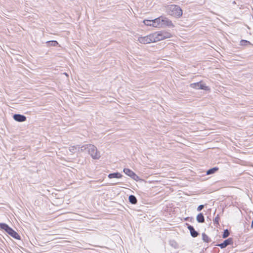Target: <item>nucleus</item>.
<instances>
[{"mask_svg": "<svg viewBox=\"0 0 253 253\" xmlns=\"http://www.w3.org/2000/svg\"><path fill=\"white\" fill-rule=\"evenodd\" d=\"M154 27L162 28L166 26L172 25L171 21L167 18L164 16H160L153 20Z\"/></svg>", "mask_w": 253, "mask_h": 253, "instance_id": "f257e3e1", "label": "nucleus"}, {"mask_svg": "<svg viewBox=\"0 0 253 253\" xmlns=\"http://www.w3.org/2000/svg\"><path fill=\"white\" fill-rule=\"evenodd\" d=\"M153 42H157L169 38L168 33L164 32H155L151 34Z\"/></svg>", "mask_w": 253, "mask_h": 253, "instance_id": "f03ea898", "label": "nucleus"}, {"mask_svg": "<svg viewBox=\"0 0 253 253\" xmlns=\"http://www.w3.org/2000/svg\"><path fill=\"white\" fill-rule=\"evenodd\" d=\"M0 228L4 230L9 235H10L13 238L19 239V235L12 228L9 227L7 224L5 223H0Z\"/></svg>", "mask_w": 253, "mask_h": 253, "instance_id": "7ed1b4c3", "label": "nucleus"}, {"mask_svg": "<svg viewBox=\"0 0 253 253\" xmlns=\"http://www.w3.org/2000/svg\"><path fill=\"white\" fill-rule=\"evenodd\" d=\"M88 153L93 159H99L100 157L99 152L94 145H88Z\"/></svg>", "mask_w": 253, "mask_h": 253, "instance_id": "20e7f679", "label": "nucleus"}, {"mask_svg": "<svg viewBox=\"0 0 253 253\" xmlns=\"http://www.w3.org/2000/svg\"><path fill=\"white\" fill-rule=\"evenodd\" d=\"M190 86L191 87L195 88L196 89H201L205 90H209V87L206 86V84L203 83L201 82L191 84Z\"/></svg>", "mask_w": 253, "mask_h": 253, "instance_id": "39448f33", "label": "nucleus"}, {"mask_svg": "<svg viewBox=\"0 0 253 253\" xmlns=\"http://www.w3.org/2000/svg\"><path fill=\"white\" fill-rule=\"evenodd\" d=\"M137 41L142 44H148L153 42L151 34L144 37H139Z\"/></svg>", "mask_w": 253, "mask_h": 253, "instance_id": "423d86ee", "label": "nucleus"}, {"mask_svg": "<svg viewBox=\"0 0 253 253\" xmlns=\"http://www.w3.org/2000/svg\"><path fill=\"white\" fill-rule=\"evenodd\" d=\"M232 243V239L231 238H228L225 240L223 243L218 244L217 246H219L221 249H223L226 247L228 245H230Z\"/></svg>", "mask_w": 253, "mask_h": 253, "instance_id": "0eeeda50", "label": "nucleus"}, {"mask_svg": "<svg viewBox=\"0 0 253 253\" xmlns=\"http://www.w3.org/2000/svg\"><path fill=\"white\" fill-rule=\"evenodd\" d=\"M13 119L16 121L19 122H24L26 120V118L25 116L20 114H15L13 116Z\"/></svg>", "mask_w": 253, "mask_h": 253, "instance_id": "6e6552de", "label": "nucleus"}, {"mask_svg": "<svg viewBox=\"0 0 253 253\" xmlns=\"http://www.w3.org/2000/svg\"><path fill=\"white\" fill-rule=\"evenodd\" d=\"M80 145L72 146L69 147V151L72 154L80 153Z\"/></svg>", "mask_w": 253, "mask_h": 253, "instance_id": "1a4fd4ad", "label": "nucleus"}, {"mask_svg": "<svg viewBox=\"0 0 253 253\" xmlns=\"http://www.w3.org/2000/svg\"><path fill=\"white\" fill-rule=\"evenodd\" d=\"M182 15V10L179 6L175 5V17L179 18Z\"/></svg>", "mask_w": 253, "mask_h": 253, "instance_id": "9d476101", "label": "nucleus"}, {"mask_svg": "<svg viewBox=\"0 0 253 253\" xmlns=\"http://www.w3.org/2000/svg\"><path fill=\"white\" fill-rule=\"evenodd\" d=\"M188 229L189 230L190 234L193 237H196L198 236L199 233L197 232L194 228V227L191 225H188Z\"/></svg>", "mask_w": 253, "mask_h": 253, "instance_id": "9b49d317", "label": "nucleus"}, {"mask_svg": "<svg viewBox=\"0 0 253 253\" xmlns=\"http://www.w3.org/2000/svg\"><path fill=\"white\" fill-rule=\"evenodd\" d=\"M108 176L109 178H120L122 177V175L121 173H120L119 172H115V173H110Z\"/></svg>", "mask_w": 253, "mask_h": 253, "instance_id": "f8f14e48", "label": "nucleus"}, {"mask_svg": "<svg viewBox=\"0 0 253 253\" xmlns=\"http://www.w3.org/2000/svg\"><path fill=\"white\" fill-rule=\"evenodd\" d=\"M197 220L199 223H203L205 221V218L202 213L198 214L196 217Z\"/></svg>", "mask_w": 253, "mask_h": 253, "instance_id": "ddd939ff", "label": "nucleus"}, {"mask_svg": "<svg viewBox=\"0 0 253 253\" xmlns=\"http://www.w3.org/2000/svg\"><path fill=\"white\" fill-rule=\"evenodd\" d=\"M178 133H176V134H178ZM185 141L184 138L180 136H179L178 134L177 135V137H175V141L178 142V143H181V144H183L184 141Z\"/></svg>", "mask_w": 253, "mask_h": 253, "instance_id": "4468645a", "label": "nucleus"}, {"mask_svg": "<svg viewBox=\"0 0 253 253\" xmlns=\"http://www.w3.org/2000/svg\"><path fill=\"white\" fill-rule=\"evenodd\" d=\"M143 23L146 26H152L154 27L153 20L145 19L143 20Z\"/></svg>", "mask_w": 253, "mask_h": 253, "instance_id": "2eb2a0df", "label": "nucleus"}, {"mask_svg": "<svg viewBox=\"0 0 253 253\" xmlns=\"http://www.w3.org/2000/svg\"><path fill=\"white\" fill-rule=\"evenodd\" d=\"M123 171L128 176H129L130 177H131V176L134 173L133 171H132L130 169H126V168L124 169Z\"/></svg>", "mask_w": 253, "mask_h": 253, "instance_id": "dca6fc26", "label": "nucleus"}, {"mask_svg": "<svg viewBox=\"0 0 253 253\" xmlns=\"http://www.w3.org/2000/svg\"><path fill=\"white\" fill-rule=\"evenodd\" d=\"M129 201L132 204H135L137 203V199L136 197L133 195H130L129 196Z\"/></svg>", "mask_w": 253, "mask_h": 253, "instance_id": "f3484780", "label": "nucleus"}, {"mask_svg": "<svg viewBox=\"0 0 253 253\" xmlns=\"http://www.w3.org/2000/svg\"><path fill=\"white\" fill-rule=\"evenodd\" d=\"M218 169L216 167L211 169L207 171V174L208 175H209V174L214 173L215 172H216L218 170Z\"/></svg>", "mask_w": 253, "mask_h": 253, "instance_id": "a211bd4d", "label": "nucleus"}, {"mask_svg": "<svg viewBox=\"0 0 253 253\" xmlns=\"http://www.w3.org/2000/svg\"><path fill=\"white\" fill-rule=\"evenodd\" d=\"M202 239L206 243H209L211 241L210 238L205 233L202 234Z\"/></svg>", "mask_w": 253, "mask_h": 253, "instance_id": "6ab92c4d", "label": "nucleus"}, {"mask_svg": "<svg viewBox=\"0 0 253 253\" xmlns=\"http://www.w3.org/2000/svg\"><path fill=\"white\" fill-rule=\"evenodd\" d=\"M88 145L89 144H85L82 146H80V153L84 152L86 150H88Z\"/></svg>", "mask_w": 253, "mask_h": 253, "instance_id": "aec40b11", "label": "nucleus"}, {"mask_svg": "<svg viewBox=\"0 0 253 253\" xmlns=\"http://www.w3.org/2000/svg\"><path fill=\"white\" fill-rule=\"evenodd\" d=\"M242 46L251 45L252 43L248 41L242 40L240 41V44Z\"/></svg>", "mask_w": 253, "mask_h": 253, "instance_id": "412c9836", "label": "nucleus"}, {"mask_svg": "<svg viewBox=\"0 0 253 253\" xmlns=\"http://www.w3.org/2000/svg\"><path fill=\"white\" fill-rule=\"evenodd\" d=\"M47 43L48 44V45H52V46H56L58 44V43L55 41L47 42Z\"/></svg>", "mask_w": 253, "mask_h": 253, "instance_id": "4be33fe9", "label": "nucleus"}, {"mask_svg": "<svg viewBox=\"0 0 253 253\" xmlns=\"http://www.w3.org/2000/svg\"><path fill=\"white\" fill-rule=\"evenodd\" d=\"M229 231L227 230V229H226L224 231V232H223V235H222V237L223 238H227V237L229 236Z\"/></svg>", "mask_w": 253, "mask_h": 253, "instance_id": "5701e85b", "label": "nucleus"}, {"mask_svg": "<svg viewBox=\"0 0 253 253\" xmlns=\"http://www.w3.org/2000/svg\"><path fill=\"white\" fill-rule=\"evenodd\" d=\"M134 180L137 181L139 179V176L137 175L135 173H133L131 177Z\"/></svg>", "mask_w": 253, "mask_h": 253, "instance_id": "b1692460", "label": "nucleus"}, {"mask_svg": "<svg viewBox=\"0 0 253 253\" xmlns=\"http://www.w3.org/2000/svg\"><path fill=\"white\" fill-rule=\"evenodd\" d=\"M204 205H200L197 208V211H201L204 208Z\"/></svg>", "mask_w": 253, "mask_h": 253, "instance_id": "393cba45", "label": "nucleus"}, {"mask_svg": "<svg viewBox=\"0 0 253 253\" xmlns=\"http://www.w3.org/2000/svg\"><path fill=\"white\" fill-rule=\"evenodd\" d=\"M219 219V217H218V216H216V217L214 218V222L217 223V224H218Z\"/></svg>", "mask_w": 253, "mask_h": 253, "instance_id": "a878e982", "label": "nucleus"}, {"mask_svg": "<svg viewBox=\"0 0 253 253\" xmlns=\"http://www.w3.org/2000/svg\"><path fill=\"white\" fill-rule=\"evenodd\" d=\"M167 11H168V12L169 14H170V15H172V14H173V13H172L173 11H172V10H171V12H170V11H169V9H167Z\"/></svg>", "mask_w": 253, "mask_h": 253, "instance_id": "bb28decb", "label": "nucleus"}, {"mask_svg": "<svg viewBox=\"0 0 253 253\" xmlns=\"http://www.w3.org/2000/svg\"><path fill=\"white\" fill-rule=\"evenodd\" d=\"M173 6L172 5H170V6L169 7V8H172V9H174L173 7Z\"/></svg>", "mask_w": 253, "mask_h": 253, "instance_id": "cd10ccee", "label": "nucleus"}, {"mask_svg": "<svg viewBox=\"0 0 253 253\" xmlns=\"http://www.w3.org/2000/svg\"><path fill=\"white\" fill-rule=\"evenodd\" d=\"M64 74L66 76H68V75L67 73H65Z\"/></svg>", "mask_w": 253, "mask_h": 253, "instance_id": "c85d7f7f", "label": "nucleus"}]
</instances>
